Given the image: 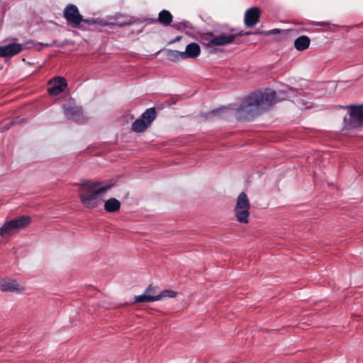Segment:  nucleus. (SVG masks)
Instances as JSON below:
<instances>
[{"mask_svg":"<svg viewBox=\"0 0 363 363\" xmlns=\"http://www.w3.org/2000/svg\"><path fill=\"white\" fill-rule=\"evenodd\" d=\"M276 102V92L272 89L254 91L246 96L235 109L236 117L239 121H250Z\"/></svg>","mask_w":363,"mask_h":363,"instance_id":"f257e3e1","label":"nucleus"},{"mask_svg":"<svg viewBox=\"0 0 363 363\" xmlns=\"http://www.w3.org/2000/svg\"><path fill=\"white\" fill-rule=\"evenodd\" d=\"M99 182L86 180L79 184V196L82 205L87 208H95L104 201L101 194L106 193L112 184L98 187Z\"/></svg>","mask_w":363,"mask_h":363,"instance_id":"f03ea898","label":"nucleus"},{"mask_svg":"<svg viewBox=\"0 0 363 363\" xmlns=\"http://www.w3.org/2000/svg\"><path fill=\"white\" fill-rule=\"evenodd\" d=\"M250 203L245 193L242 192L237 199L234 209L235 216L238 222L247 223L249 222Z\"/></svg>","mask_w":363,"mask_h":363,"instance_id":"7ed1b4c3","label":"nucleus"},{"mask_svg":"<svg viewBox=\"0 0 363 363\" xmlns=\"http://www.w3.org/2000/svg\"><path fill=\"white\" fill-rule=\"evenodd\" d=\"M348 116L344 118V127L346 129L357 128L363 125V104L350 106Z\"/></svg>","mask_w":363,"mask_h":363,"instance_id":"20e7f679","label":"nucleus"},{"mask_svg":"<svg viewBox=\"0 0 363 363\" xmlns=\"http://www.w3.org/2000/svg\"><path fill=\"white\" fill-rule=\"evenodd\" d=\"M156 110L155 108H147L141 116L132 124V130L135 133L145 131L156 118Z\"/></svg>","mask_w":363,"mask_h":363,"instance_id":"39448f33","label":"nucleus"},{"mask_svg":"<svg viewBox=\"0 0 363 363\" xmlns=\"http://www.w3.org/2000/svg\"><path fill=\"white\" fill-rule=\"evenodd\" d=\"M63 16L67 23L73 28H80V24L83 21V16L79 13L77 6L68 4L63 11Z\"/></svg>","mask_w":363,"mask_h":363,"instance_id":"423d86ee","label":"nucleus"},{"mask_svg":"<svg viewBox=\"0 0 363 363\" xmlns=\"http://www.w3.org/2000/svg\"><path fill=\"white\" fill-rule=\"evenodd\" d=\"M62 109L65 117L77 123H82L84 116L82 108L74 105L72 101H69L62 105Z\"/></svg>","mask_w":363,"mask_h":363,"instance_id":"0eeeda50","label":"nucleus"},{"mask_svg":"<svg viewBox=\"0 0 363 363\" xmlns=\"http://www.w3.org/2000/svg\"><path fill=\"white\" fill-rule=\"evenodd\" d=\"M239 35H242V34L240 33ZM237 36H238V34L222 33L210 39L206 45L208 48L226 45L230 44Z\"/></svg>","mask_w":363,"mask_h":363,"instance_id":"6e6552de","label":"nucleus"},{"mask_svg":"<svg viewBox=\"0 0 363 363\" xmlns=\"http://www.w3.org/2000/svg\"><path fill=\"white\" fill-rule=\"evenodd\" d=\"M48 91L51 96H57L62 93L67 86L66 79L62 77H56L48 82Z\"/></svg>","mask_w":363,"mask_h":363,"instance_id":"1a4fd4ad","label":"nucleus"},{"mask_svg":"<svg viewBox=\"0 0 363 363\" xmlns=\"http://www.w3.org/2000/svg\"><path fill=\"white\" fill-rule=\"evenodd\" d=\"M260 13L257 7H252L246 10L245 13L244 22L247 28L255 26L259 21Z\"/></svg>","mask_w":363,"mask_h":363,"instance_id":"9d476101","label":"nucleus"},{"mask_svg":"<svg viewBox=\"0 0 363 363\" xmlns=\"http://www.w3.org/2000/svg\"><path fill=\"white\" fill-rule=\"evenodd\" d=\"M23 49V45L11 43L0 46V57H11L18 54Z\"/></svg>","mask_w":363,"mask_h":363,"instance_id":"9b49d317","label":"nucleus"},{"mask_svg":"<svg viewBox=\"0 0 363 363\" xmlns=\"http://www.w3.org/2000/svg\"><path fill=\"white\" fill-rule=\"evenodd\" d=\"M0 289L3 291L21 292L24 288L16 280L4 281L0 284Z\"/></svg>","mask_w":363,"mask_h":363,"instance_id":"f8f14e48","label":"nucleus"},{"mask_svg":"<svg viewBox=\"0 0 363 363\" xmlns=\"http://www.w3.org/2000/svg\"><path fill=\"white\" fill-rule=\"evenodd\" d=\"M201 52V48L196 43H191L186 45L185 51L183 52L184 58L194 59L197 57Z\"/></svg>","mask_w":363,"mask_h":363,"instance_id":"ddd939ff","label":"nucleus"},{"mask_svg":"<svg viewBox=\"0 0 363 363\" xmlns=\"http://www.w3.org/2000/svg\"><path fill=\"white\" fill-rule=\"evenodd\" d=\"M311 44V40L309 37L306 35H301L295 39L294 42V48L298 51H303L308 49Z\"/></svg>","mask_w":363,"mask_h":363,"instance_id":"4468645a","label":"nucleus"},{"mask_svg":"<svg viewBox=\"0 0 363 363\" xmlns=\"http://www.w3.org/2000/svg\"><path fill=\"white\" fill-rule=\"evenodd\" d=\"M121 202L116 198H110L104 202V210L108 213H116L120 210Z\"/></svg>","mask_w":363,"mask_h":363,"instance_id":"2eb2a0df","label":"nucleus"},{"mask_svg":"<svg viewBox=\"0 0 363 363\" xmlns=\"http://www.w3.org/2000/svg\"><path fill=\"white\" fill-rule=\"evenodd\" d=\"M10 221L17 231L19 229L27 227L30 223V218L28 216H21L15 219L10 220Z\"/></svg>","mask_w":363,"mask_h":363,"instance_id":"dca6fc26","label":"nucleus"},{"mask_svg":"<svg viewBox=\"0 0 363 363\" xmlns=\"http://www.w3.org/2000/svg\"><path fill=\"white\" fill-rule=\"evenodd\" d=\"M16 232L10 220L6 221L0 228V234L4 239L11 237Z\"/></svg>","mask_w":363,"mask_h":363,"instance_id":"f3484780","label":"nucleus"},{"mask_svg":"<svg viewBox=\"0 0 363 363\" xmlns=\"http://www.w3.org/2000/svg\"><path fill=\"white\" fill-rule=\"evenodd\" d=\"M148 290H145L141 295L136 296L135 297V303H150L160 300V296H148Z\"/></svg>","mask_w":363,"mask_h":363,"instance_id":"a211bd4d","label":"nucleus"},{"mask_svg":"<svg viewBox=\"0 0 363 363\" xmlns=\"http://www.w3.org/2000/svg\"><path fill=\"white\" fill-rule=\"evenodd\" d=\"M172 15L171 13L167 10H162L160 12L158 16V21L164 25V26H169L172 21Z\"/></svg>","mask_w":363,"mask_h":363,"instance_id":"6ab92c4d","label":"nucleus"},{"mask_svg":"<svg viewBox=\"0 0 363 363\" xmlns=\"http://www.w3.org/2000/svg\"><path fill=\"white\" fill-rule=\"evenodd\" d=\"M167 59L172 62H177L185 59L184 56L183 55V52L173 50H169L167 51Z\"/></svg>","mask_w":363,"mask_h":363,"instance_id":"aec40b11","label":"nucleus"},{"mask_svg":"<svg viewBox=\"0 0 363 363\" xmlns=\"http://www.w3.org/2000/svg\"><path fill=\"white\" fill-rule=\"evenodd\" d=\"M297 91L292 87H287L286 90L281 91L280 93L283 94L281 99L283 100H291V99L295 96Z\"/></svg>","mask_w":363,"mask_h":363,"instance_id":"412c9836","label":"nucleus"},{"mask_svg":"<svg viewBox=\"0 0 363 363\" xmlns=\"http://www.w3.org/2000/svg\"><path fill=\"white\" fill-rule=\"evenodd\" d=\"M174 27L179 30H185L186 32L191 30L193 28L191 24L186 21H183L178 24L175 23L174 24Z\"/></svg>","mask_w":363,"mask_h":363,"instance_id":"4be33fe9","label":"nucleus"},{"mask_svg":"<svg viewBox=\"0 0 363 363\" xmlns=\"http://www.w3.org/2000/svg\"><path fill=\"white\" fill-rule=\"evenodd\" d=\"M113 26H117L118 27H123L126 26H130L135 23V21H132L131 18L126 17L123 21H113Z\"/></svg>","mask_w":363,"mask_h":363,"instance_id":"5701e85b","label":"nucleus"},{"mask_svg":"<svg viewBox=\"0 0 363 363\" xmlns=\"http://www.w3.org/2000/svg\"><path fill=\"white\" fill-rule=\"evenodd\" d=\"M177 295V292L172 290H164L160 294L156 296H160V300L163 297L173 298Z\"/></svg>","mask_w":363,"mask_h":363,"instance_id":"b1692460","label":"nucleus"},{"mask_svg":"<svg viewBox=\"0 0 363 363\" xmlns=\"http://www.w3.org/2000/svg\"><path fill=\"white\" fill-rule=\"evenodd\" d=\"M97 22L96 24H99L100 26H113V21H107L106 20H104V19H101V20H96Z\"/></svg>","mask_w":363,"mask_h":363,"instance_id":"393cba45","label":"nucleus"},{"mask_svg":"<svg viewBox=\"0 0 363 363\" xmlns=\"http://www.w3.org/2000/svg\"><path fill=\"white\" fill-rule=\"evenodd\" d=\"M82 22L90 25V24H96L97 21L94 20V19H85L83 18Z\"/></svg>","mask_w":363,"mask_h":363,"instance_id":"a878e982","label":"nucleus"},{"mask_svg":"<svg viewBox=\"0 0 363 363\" xmlns=\"http://www.w3.org/2000/svg\"><path fill=\"white\" fill-rule=\"evenodd\" d=\"M145 290H148V296H155L154 293V289L152 287L151 285H150Z\"/></svg>","mask_w":363,"mask_h":363,"instance_id":"bb28decb","label":"nucleus"},{"mask_svg":"<svg viewBox=\"0 0 363 363\" xmlns=\"http://www.w3.org/2000/svg\"><path fill=\"white\" fill-rule=\"evenodd\" d=\"M35 45V43L33 41H28L25 43L24 46L26 48H31L33 46Z\"/></svg>","mask_w":363,"mask_h":363,"instance_id":"cd10ccee","label":"nucleus"},{"mask_svg":"<svg viewBox=\"0 0 363 363\" xmlns=\"http://www.w3.org/2000/svg\"><path fill=\"white\" fill-rule=\"evenodd\" d=\"M313 24L315 25V26H325L328 25V23H327V22H315V23H313Z\"/></svg>","mask_w":363,"mask_h":363,"instance_id":"c85d7f7f","label":"nucleus"},{"mask_svg":"<svg viewBox=\"0 0 363 363\" xmlns=\"http://www.w3.org/2000/svg\"><path fill=\"white\" fill-rule=\"evenodd\" d=\"M39 45H44V46H46V47H51L52 45V43H39Z\"/></svg>","mask_w":363,"mask_h":363,"instance_id":"c756f323","label":"nucleus"},{"mask_svg":"<svg viewBox=\"0 0 363 363\" xmlns=\"http://www.w3.org/2000/svg\"><path fill=\"white\" fill-rule=\"evenodd\" d=\"M271 33H278V30H273L272 31L270 32Z\"/></svg>","mask_w":363,"mask_h":363,"instance_id":"7c9ffc66","label":"nucleus"},{"mask_svg":"<svg viewBox=\"0 0 363 363\" xmlns=\"http://www.w3.org/2000/svg\"><path fill=\"white\" fill-rule=\"evenodd\" d=\"M181 39V37L177 36L174 41H179Z\"/></svg>","mask_w":363,"mask_h":363,"instance_id":"2f4dec72","label":"nucleus"},{"mask_svg":"<svg viewBox=\"0 0 363 363\" xmlns=\"http://www.w3.org/2000/svg\"><path fill=\"white\" fill-rule=\"evenodd\" d=\"M111 18H113L114 20H116L118 18V16H115L114 17H112Z\"/></svg>","mask_w":363,"mask_h":363,"instance_id":"473e14b6","label":"nucleus"},{"mask_svg":"<svg viewBox=\"0 0 363 363\" xmlns=\"http://www.w3.org/2000/svg\"><path fill=\"white\" fill-rule=\"evenodd\" d=\"M218 112V111H213L212 114H216Z\"/></svg>","mask_w":363,"mask_h":363,"instance_id":"72a5a7b5","label":"nucleus"},{"mask_svg":"<svg viewBox=\"0 0 363 363\" xmlns=\"http://www.w3.org/2000/svg\"><path fill=\"white\" fill-rule=\"evenodd\" d=\"M3 237H1V234H0V242H1V240H3Z\"/></svg>","mask_w":363,"mask_h":363,"instance_id":"f704fd0d","label":"nucleus"}]
</instances>
